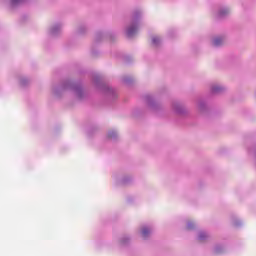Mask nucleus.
Instances as JSON below:
<instances>
[{
    "label": "nucleus",
    "mask_w": 256,
    "mask_h": 256,
    "mask_svg": "<svg viewBox=\"0 0 256 256\" xmlns=\"http://www.w3.org/2000/svg\"><path fill=\"white\" fill-rule=\"evenodd\" d=\"M54 95H61V93L65 91H71L77 97V99H85L87 97V93L83 90V85L81 82H73L72 80H65L62 82L60 86H54L52 88Z\"/></svg>",
    "instance_id": "f257e3e1"
},
{
    "label": "nucleus",
    "mask_w": 256,
    "mask_h": 256,
    "mask_svg": "<svg viewBox=\"0 0 256 256\" xmlns=\"http://www.w3.org/2000/svg\"><path fill=\"white\" fill-rule=\"evenodd\" d=\"M141 19H143V11L134 10L125 27L126 37L132 39V37H135V35L139 33V29L141 28Z\"/></svg>",
    "instance_id": "f03ea898"
},
{
    "label": "nucleus",
    "mask_w": 256,
    "mask_h": 256,
    "mask_svg": "<svg viewBox=\"0 0 256 256\" xmlns=\"http://www.w3.org/2000/svg\"><path fill=\"white\" fill-rule=\"evenodd\" d=\"M93 83L96 89H98V91H101V93L108 97V99H117V90L109 86V84L105 83V80H103L101 76H94Z\"/></svg>",
    "instance_id": "7ed1b4c3"
},
{
    "label": "nucleus",
    "mask_w": 256,
    "mask_h": 256,
    "mask_svg": "<svg viewBox=\"0 0 256 256\" xmlns=\"http://www.w3.org/2000/svg\"><path fill=\"white\" fill-rule=\"evenodd\" d=\"M62 31H63V22H56L50 26L49 35H51V37H57L58 35H61Z\"/></svg>",
    "instance_id": "20e7f679"
},
{
    "label": "nucleus",
    "mask_w": 256,
    "mask_h": 256,
    "mask_svg": "<svg viewBox=\"0 0 256 256\" xmlns=\"http://www.w3.org/2000/svg\"><path fill=\"white\" fill-rule=\"evenodd\" d=\"M116 185H129L131 183V176H121V175H114L113 176Z\"/></svg>",
    "instance_id": "39448f33"
},
{
    "label": "nucleus",
    "mask_w": 256,
    "mask_h": 256,
    "mask_svg": "<svg viewBox=\"0 0 256 256\" xmlns=\"http://www.w3.org/2000/svg\"><path fill=\"white\" fill-rule=\"evenodd\" d=\"M153 233V228L151 226L144 225L140 228V235L143 239H149Z\"/></svg>",
    "instance_id": "423d86ee"
},
{
    "label": "nucleus",
    "mask_w": 256,
    "mask_h": 256,
    "mask_svg": "<svg viewBox=\"0 0 256 256\" xmlns=\"http://www.w3.org/2000/svg\"><path fill=\"white\" fill-rule=\"evenodd\" d=\"M172 107L177 115H185L187 113L185 106H183V104H181L180 102H174L172 104Z\"/></svg>",
    "instance_id": "0eeeda50"
},
{
    "label": "nucleus",
    "mask_w": 256,
    "mask_h": 256,
    "mask_svg": "<svg viewBox=\"0 0 256 256\" xmlns=\"http://www.w3.org/2000/svg\"><path fill=\"white\" fill-rule=\"evenodd\" d=\"M223 91H225V88L223 85H221V84H212L211 85L210 92L212 93V95H219V94L223 93Z\"/></svg>",
    "instance_id": "6e6552de"
},
{
    "label": "nucleus",
    "mask_w": 256,
    "mask_h": 256,
    "mask_svg": "<svg viewBox=\"0 0 256 256\" xmlns=\"http://www.w3.org/2000/svg\"><path fill=\"white\" fill-rule=\"evenodd\" d=\"M231 14V9L229 8V7H227V6H225V7H221L219 10H218V12H217V17L219 18V19H223V18H225V17H228V15H230Z\"/></svg>",
    "instance_id": "1a4fd4ad"
},
{
    "label": "nucleus",
    "mask_w": 256,
    "mask_h": 256,
    "mask_svg": "<svg viewBox=\"0 0 256 256\" xmlns=\"http://www.w3.org/2000/svg\"><path fill=\"white\" fill-rule=\"evenodd\" d=\"M145 101H146L148 107H150L151 109H155V107H157V101H155V97H153L151 95H146Z\"/></svg>",
    "instance_id": "9d476101"
},
{
    "label": "nucleus",
    "mask_w": 256,
    "mask_h": 256,
    "mask_svg": "<svg viewBox=\"0 0 256 256\" xmlns=\"http://www.w3.org/2000/svg\"><path fill=\"white\" fill-rule=\"evenodd\" d=\"M223 43H225V38L223 36H215L212 39V45L214 47H221V45H223Z\"/></svg>",
    "instance_id": "9b49d317"
},
{
    "label": "nucleus",
    "mask_w": 256,
    "mask_h": 256,
    "mask_svg": "<svg viewBox=\"0 0 256 256\" xmlns=\"http://www.w3.org/2000/svg\"><path fill=\"white\" fill-rule=\"evenodd\" d=\"M76 35H85L87 33V25L85 24H80L76 30H75Z\"/></svg>",
    "instance_id": "f8f14e48"
},
{
    "label": "nucleus",
    "mask_w": 256,
    "mask_h": 256,
    "mask_svg": "<svg viewBox=\"0 0 256 256\" xmlns=\"http://www.w3.org/2000/svg\"><path fill=\"white\" fill-rule=\"evenodd\" d=\"M213 252L216 255H221V253H225V246L218 244V245L214 246Z\"/></svg>",
    "instance_id": "ddd939ff"
},
{
    "label": "nucleus",
    "mask_w": 256,
    "mask_h": 256,
    "mask_svg": "<svg viewBox=\"0 0 256 256\" xmlns=\"http://www.w3.org/2000/svg\"><path fill=\"white\" fill-rule=\"evenodd\" d=\"M207 239H209V233L205 232V231H200L198 233V241H207Z\"/></svg>",
    "instance_id": "4468645a"
},
{
    "label": "nucleus",
    "mask_w": 256,
    "mask_h": 256,
    "mask_svg": "<svg viewBox=\"0 0 256 256\" xmlns=\"http://www.w3.org/2000/svg\"><path fill=\"white\" fill-rule=\"evenodd\" d=\"M162 39L159 36H152V45L153 47H159V45H161L162 43Z\"/></svg>",
    "instance_id": "2eb2a0df"
},
{
    "label": "nucleus",
    "mask_w": 256,
    "mask_h": 256,
    "mask_svg": "<svg viewBox=\"0 0 256 256\" xmlns=\"http://www.w3.org/2000/svg\"><path fill=\"white\" fill-rule=\"evenodd\" d=\"M108 139L115 140L118 137L117 130H110L107 134Z\"/></svg>",
    "instance_id": "dca6fc26"
},
{
    "label": "nucleus",
    "mask_w": 256,
    "mask_h": 256,
    "mask_svg": "<svg viewBox=\"0 0 256 256\" xmlns=\"http://www.w3.org/2000/svg\"><path fill=\"white\" fill-rule=\"evenodd\" d=\"M19 84L21 87H25V85H29V78L22 76L19 78Z\"/></svg>",
    "instance_id": "f3484780"
},
{
    "label": "nucleus",
    "mask_w": 256,
    "mask_h": 256,
    "mask_svg": "<svg viewBox=\"0 0 256 256\" xmlns=\"http://www.w3.org/2000/svg\"><path fill=\"white\" fill-rule=\"evenodd\" d=\"M129 241H131V238H129V236H122L120 238V245H129Z\"/></svg>",
    "instance_id": "a211bd4d"
},
{
    "label": "nucleus",
    "mask_w": 256,
    "mask_h": 256,
    "mask_svg": "<svg viewBox=\"0 0 256 256\" xmlns=\"http://www.w3.org/2000/svg\"><path fill=\"white\" fill-rule=\"evenodd\" d=\"M198 109L200 111H206L207 109V103H205L203 100L198 101Z\"/></svg>",
    "instance_id": "6ab92c4d"
},
{
    "label": "nucleus",
    "mask_w": 256,
    "mask_h": 256,
    "mask_svg": "<svg viewBox=\"0 0 256 256\" xmlns=\"http://www.w3.org/2000/svg\"><path fill=\"white\" fill-rule=\"evenodd\" d=\"M123 83H125L126 85H131L133 83V77L131 76H124L122 78Z\"/></svg>",
    "instance_id": "aec40b11"
},
{
    "label": "nucleus",
    "mask_w": 256,
    "mask_h": 256,
    "mask_svg": "<svg viewBox=\"0 0 256 256\" xmlns=\"http://www.w3.org/2000/svg\"><path fill=\"white\" fill-rule=\"evenodd\" d=\"M232 224L234 225V227H241L243 225V222L241 221V219L234 218L232 220Z\"/></svg>",
    "instance_id": "412c9836"
},
{
    "label": "nucleus",
    "mask_w": 256,
    "mask_h": 256,
    "mask_svg": "<svg viewBox=\"0 0 256 256\" xmlns=\"http://www.w3.org/2000/svg\"><path fill=\"white\" fill-rule=\"evenodd\" d=\"M6 1H9L11 7H15L19 5V3H21L23 0H6Z\"/></svg>",
    "instance_id": "4be33fe9"
},
{
    "label": "nucleus",
    "mask_w": 256,
    "mask_h": 256,
    "mask_svg": "<svg viewBox=\"0 0 256 256\" xmlns=\"http://www.w3.org/2000/svg\"><path fill=\"white\" fill-rule=\"evenodd\" d=\"M187 229H188L189 231H191V229H195V222H193V221H188V222H187Z\"/></svg>",
    "instance_id": "5701e85b"
}]
</instances>
